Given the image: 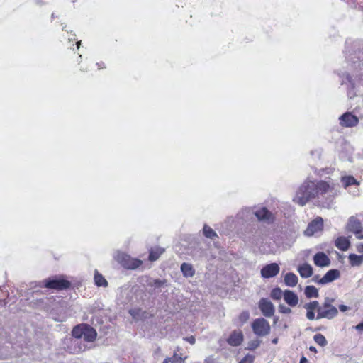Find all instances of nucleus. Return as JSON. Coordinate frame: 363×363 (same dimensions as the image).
I'll use <instances>...</instances> for the list:
<instances>
[{
  "mask_svg": "<svg viewBox=\"0 0 363 363\" xmlns=\"http://www.w3.org/2000/svg\"><path fill=\"white\" fill-rule=\"evenodd\" d=\"M348 230L354 233L357 238H363L362 226L361 223L354 217H351L347 223Z\"/></svg>",
  "mask_w": 363,
  "mask_h": 363,
  "instance_id": "1a4fd4ad",
  "label": "nucleus"
},
{
  "mask_svg": "<svg viewBox=\"0 0 363 363\" xmlns=\"http://www.w3.org/2000/svg\"><path fill=\"white\" fill-rule=\"evenodd\" d=\"M308 362V359H306V357H305L304 356H303L301 359H300V363H307Z\"/></svg>",
  "mask_w": 363,
  "mask_h": 363,
  "instance_id": "a19ab883",
  "label": "nucleus"
},
{
  "mask_svg": "<svg viewBox=\"0 0 363 363\" xmlns=\"http://www.w3.org/2000/svg\"><path fill=\"white\" fill-rule=\"evenodd\" d=\"M272 342L273 344H277L278 342V338H274L272 340Z\"/></svg>",
  "mask_w": 363,
  "mask_h": 363,
  "instance_id": "79ce46f5",
  "label": "nucleus"
},
{
  "mask_svg": "<svg viewBox=\"0 0 363 363\" xmlns=\"http://www.w3.org/2000/svg\"><path fill=\"white\" fill-rule=\"evenodd\" d=\"M309 350L313 353H317L318 351H317V349L314 347V346H310L309 347Z\"/></svg>",
  "mask_w": 363,
  "mask_h": 363,
  "instance_id": "ea45409f",
  "label": "nucleus"
},
{
  "mask_svg": "<svg viewBox=\"0 0 363 363\" xmlns=\"http://www.w3.org/2000/svg\"><path fill=\"white\" fill-rule=\"evenodd\" d=\"M72 286L71 281L67 280L64 275L53 276L44 279L42 281V287L55 290L63 291L69 289Z\"/></svg>",
  "mask_w": 363,
  "mask_h": 363,
  "instance_id": "7ed1b4c3",
  "label": "nucleus"
},
{
  "mask_svg": "<svg viewBox=\"0 0 363 363\" xmlns=\"http://www.w3.org/2000/svg\"><path fill=\"white\" fill-rule=\"evenodd\" d=\"M354 328L359 332H363V322L355 325Z\"/></svg>",
  "mask_w": 363,
  "mask_h": 363,
  "instance_id": "c9c22d12",
  "label": "nucleus"
},
{
  "mask_svg": "<svg viewBox=\"0 0 363 363\" xmlns=\"http://www.w3.org/2000/svg\"><path fill=\"white\" fill-rule=\"evenodd\" d=\"M284 300L290 307H295L298 303L299 299L295 292L291 290H285L284 291Z\"/></svg>",
  "mask_w": 363,
  "mask_h": 363,
  "instance_id": "dca6fc26",
  "label": "nucleus"
},
{
  "mask_svg": "<svg viewBox=\"0 0 363 363\" xmlns=\"http://www.w3.org/2000/svg\"><path fill=\"white\" fill-rule=\"evenodd\" d=\"M270 297L273 300H280L282 297L284 298V291L279 287H275L271 291Z\"/></svg>",
  "mask_w": 363,
  "mask_h": 363,
  "instance_id": "bb28decb",
  "label": "nucleus"
},
{
  "mask_svg": "<svg viewBox=\"0 0 363 363\" xmlns=\"http://www.w3.org/2000/svg\"><path fill=\"white\" fill-rule=\"evenodd\" d=\"M278 309L279 313L284 314H290L292 312L291 309L289 307L286 306L283 304H280L278 307Z\"/></svg>",
  "mask_w": 363,
  "mask_h": 363,
  "instance_id": "72a5a7b5",
  "label": "nucleus"
},
{
  "mask_svg": "<svg viewBox=\"0 0 363 363\" xmlns=\"http://www.w3.org/2000/svg\"><path fill=\"white\" fill-rule=\"evenodd\" d=\"M116 259L124 268L135 269L142 264V261L138 259L132 258L130 255L123 252H120L116 255Z\"/></svg>",
  "mask_w": 363,
  "mask_h": 363,
  "instance_id": "423d86ee",
  "label": "nucleus"
},
{
  "mask_svg": "<svg viewBox=\"0 0 363 363\" xmlns=\"http://www.w3.org/2000/svg\"><path fill=\"white\" fill-rule=\"evenodd\" d=\"M338 313V311L336 307L333 306L330 301L329 299L325 300V301L320 306L319 305L318 313L316 316V319H332L335 318Z\"/></svg>",
  "mask_w": 363,
  "mask_h": 363,
  "instance_id": "20e7f679",
  "label": "nucleus"
},
{
  "mask_svg": "<svg viewBox=\"0 0 363 363\" xmlns=\"http://www.w3.org/2000/svg\"><path fill=\"white\" fill-rule=\"evenodd\" d=\"M80 43H81V41H78V42L77 43V48H79V45H80Z\"/></svg>",
  "mask_w": 363,
  "mask_h": 363,
  "instance_id": "c03bdc74",
  "label": "nucleus"
},
{
  "mask_svg": "<svg viewBox=\"0 0 363 363\" xmlns=\"http://www.w3.org/2000/svg\"><path fill=\"white\" fill-rule=\"evenodd\" d=\"M203 235L211 239H213L217 237L216 233L209 226L205 225L203 228Z\"/></svg>",
  "mask_w": 363,
  "mask_h": 363,
  "instance_id": "c756f323",
  "label": "nucleus"
},
{
  "mask_svg": "<svg viewBox=\"0 0 363 363\" xmlns=\"http://www.w3.org/2000/svg\"><path fill=\"white\" fill-rule=\"evenodd\" d=\"M316 196L318 194H324L327 193L330 189L329 184L323 181H320L317 183L315 182Z\"/></svg>",
  "mask_w": 363,
  "mask_h": 363,
  "instance_id": "aec40b11",
  "label": "nucleus"
},
{
  "mask_svg": "<svg viewBox=\"0 0 363 363\" xmlns=\"http://www.w3.org/2000/svg\"><path fill=\"white\" fill-rule=\"evenodd\" d=\"M94 282L98 286L106 287L108 286V281L104 277V276L96 270L94 274Z\"/></svg>",
  "mask_w": 363,
  "mask_h": 363,
  "instance_id": "b1692460",
  "label": "nucleus"
},
{
  "mask_svg": "<svg viewBox=\"0 0 363 363\" xmlns=\"http://www.w3.org/2000/svg\"><path fill=\"white\" fill-rule=\"evenodd\" d=\"M340 277V273L339 270L330 269L319 281H318V283L320 284H325L333 281L334 280L338 279Z\"/></svg>",
  "mask_w": 363,
  "mask_h": 363,
  "instance_id": "4468645a",
  "label": "nucleus"
},
{
  "mask_svg": "<svg viewBox=\"0 0 363 363\" xmlns=\"http://www.w3.org/2000/svg\"><path fill=\"white\" fill-rule=\"evenodd\" d=\"M279 269L277 263L267 264L261 269V275L264 278H272L279 274Z\"/></svg>",
  "mask_w": 363,
  "mask_h": 363,
  "instance_id": "9b49d317",
  "label": "nucleus"
},
{
  "mask_svg": "<svg viewBox=\"0 0 363 363\" xmlns=\"http://www.w3.org/2000/svg\"><path fill=\"white\" fill-rule=\"evenodd\" d=\"M255 215L259 220L267 223H271L274 220L273 215L266 208L258 209L255 211Z\"/></svg>",
  "mask_w": 363,
  "mask_h": 363,
  "instance_id": "2eb2a0df",
  "label": "nucleus"
},
{
  "mask_svg": "<svg viewBox=\"0 0 363 363\" xmlns=\"http://www.w3.org/2000/svg\"><path fill=\"white\" fill-rule=\"evenodd\" d=\"M314 341L320 346L325 347L328 344V341L325 336L320 333L315 334L313 337Z\"/></svg>",
  "mask_w": 363,
  "mask_h": 363,
  "instance_id": "7c9ffc66",
  "label": "nucleus"
},
{
  "mask_svg": "<svg viewBox=\"0 0 363 363\" xmlns=\"http://www.w3.org/2000/svg\"><path fill=\"white\" fill-rule=\"evenodd\" d=\"M250 318V313L247 311H244L238 317V325L240 326L244 325Z\"/></svg>",
  "mask_w": 363,
  "mask_h": 363,
  "instance_id": "c85d7f7f",
  "label": "nucleus"
},
{
  "mask_svg": "<svg viewBox=\"0 0 363 363\" xmlns=\"http://www.w3.org/2000/svg\"><path fill=\"white\" fill-rule=\"evenodd\" d=\"M339 308H340V310L341 311H343V312H344V311H347V307L346 306H345V305H340V306H339Z\"/></svg>",
  "mask_w": 363,
  "mask_h": 363,
  "instance_id": "58836bf2",
  "label": "nucleus"
},
{
  "mask_svg": "<svg viewBox=\"0 0 363 363\" xmlns=\"http://www.w3.org/2000/svg\"><path fill=\"white\" fill-rule=\"evenodd\" d=\"M313 260L315 264L320 267H327L330 264V260L328 257L321 252H319L314 255Z\"/></svg>",
  "mask_w": 363,
  "mask_h": 363,
  "instance_id": "f3484780",
  "label": "nucleus"
},
{
  "mask_svg": "<svg viewBox=\"0 0 363 363\" xmlns=\"http://www.w3.org/2000/svg\"><path fill=\"white\" fill-rule=\"evenodd\" d=\"M303 308L306 310V318L310 320L316 319L315 311L318 313L319 303L317 301H312L306 303Z\"/></svg>",
  "mask_w": 363,
  "mask_h": 363,
  "instance_id": "ddd939ff",
  "label": "nucleus"
},
{
  "mask_svg": "<svg viewBox=\"0 0 363 363\" xmlns=\"http://www.w3.org/2000/svg\"><path fill=\"white\" fill-rule=\"evenodd\" d=\"M252 329L255 335L263 337L269 334L271 327L266 319L264 318H258L252 321Z\"/></svg>",
  "mask_w": 363,
  "mask_h": 363,
  "instance_id": "39448f33",
  "label": "nucleus"
},
{
  "mask_svg": "<svg viewBox=\"0 0 363 363\" xmlns=\"http://www.w3.org/2000/svg\"><path fill=\"white\" fill-rule=\"evenodd\" d=\"M129 313L135 319H138L144 317L143 314H142V310L140 308L130 309L129 311ZM145 318H146V316H145Z\"/></svg>",
  "mask_w": 363,
  "mask_h": 363,
  "instance_id": "2f4dec72",
  "label": "nucleus"
},
{
  "mask_svg": "<svg viewBox=\"0 0 363 363\" xmlns=\"http://www.w3.org/2000/svg\"><path fill=\"white\" fill-rule=\"evenodd\" d=\"M350 240L348 238L346 237L341 236L337 238L335 240V246L339 250H347L350 247Z\"/></svg>",
  "mask_w": 363,
  "mask_h": 363,
  "instance_id": "4be33fe9",
  "label": "nucleus"
},
{
  "mask_svg": "<svg viewBox=\"0 0 363 363\" xmlns=\"http://www.w3.org/2000/svg\"><path fill=\"white\" fill-rule=\"evenodd\" d=\"M284 284L287 286L294 287L298 284V277L293 272H288L284 276Z\"/></svg>",
  "mask_w": 363,
  "mask_h": 363,
  "instance_id": "6ab92c4d",
  "label": "nucleus"
},
{
  "mask_svg": "<svg viewBox=\"0 0 363 363\" xmlns=\"http://www.w3.org/2000/svg\"><path fill=\"white\" fill-rule=\"evenodd\" d=\"M341 181L345 188H347L352 184H359V183L352 176L343 177Z\"/></svg>",
  "mask_w": 363,
  "mask_h": 363,
  "instance_id": "cd10ccee",
  "label": "nucleus"
},
{
  "mask_svg": "<svg viewBox=\"0 0 363 363\" xmlns=\"http://www.w3.org/2000/svg\"><path fill=\"white\" fill-rule=\"evenodd\" d=\"M304 293L307 298H317L319 295L318 289L312 285L306 286Z\"/></svg>",
  "mask_w": 363,
  "mask_h": 363,
  "instance_id": "393cba45",
  "label": "nucleus"
},
{
  "mask_svg": "<svg viewBox=\"0 0 363 363\" xmlns=\"http://www.w3.org/2000/svg\"><path fill=\"white\" fill-rule=\"evenodd\" d=\"M297 270L302 278H309L313 273V267L307 263L299 265Z\"/></svg>",
  "mask_w": 363,
  "mask_h": 363,
  "instance_id": "a211bd4d",
  "label": "nucleus"
},
{
  "mask_svg": "<svg viewBox=\"0 0 363 363\" xmlns=\"http://www.w3.org/2000/svg\"><path fill=\"white\" fill-rule=\"evenodd\" d=\"M323 230V219L321 217H317L310 222L304 230V235L307 237L318 236Z\"/></svg>",
  "mask_w": 363,
  "mask_h": 363,
  "instance_id": "0eeeda50",
  "label": "nucleus"
},
{
  "mask_svg": "<svg viewBox=\"0 0 363 363\" xmlns=\"http://www.w3.org/2000/svg\"><path fill=\"white\" fill-rule=\"evenodd\" d=\"M259 345V341H255V342H252L250 345V349L253 350V349L257 348Z\"/></svg>",
  "mask_w": 363,
  "mask_h": 363,
  "instance_id": "e433bc0d",
  "label": "nucleus"
},
{
  "mask_svg": "<svg viewBox=\"0 0 363 363\" xmlns=\"http://www.w3.org/2000/svg\"><path fill=\"white\" fill-rule=\"evenodd\" d=\"M0 292H2V289L1 287H0ZM7 296H8V294L6 293H5V294H4L3 296H0V301L4 300L5 298L7 297Z\"/></svg>",
  "mask_w": 363,
  "mask_h": 363,
  "instance_id": "4c0bfd02",
  "label": "nucleus"
},
{
  "mask_svg": "<svg viewBox=\"0 0 363 363\" xmlns=\"http://www.w3.org/2000/svg\"><path fill=\"white\" fill-rule=\"evenodd\" d=\"M163 363H184V359L182 354L179 355L174 352L172 357L165 359Z\"/></svg>",
  "mask_w": 363,
  "mask_h": 363,
  "instance_id": "a878e982",
  "label": "nucleus"
},
{
  "mask_svg": "<svg viewBox=\"0 0 363 363\" xmlns=\"http://www.w3.org/2000/svg\"><path fill=\"white\" fill-rule=\"evenodd\" d=\"M316 197L315 182L307 181L302 184L296 192L294 201L298 205L303 206L310 200Z\"/></svg>",
  "mask_w": 363,
  "mask_h": 363,
  "instance_id": "f257e3e1",
  "label": "nucleus"
},
{
  "mask_svg": "<svg viewBox=\"0 0 363 363\" xmlns=\"http://www.w3.org/2000/svg\"><path fill=\"white\" fill-rule=\"evenodd\" d=\"M350 264L352 267L359 266L363 262V255L350 254L348 257Z\"/></svg>",
  "mask_w": 363,
  "mask_h": 363,
  "instance_id": "5701e85b",
  "label": "nucleus"
},
{
  "mask_svg": "<svg viewBox=\"0 0 363 363\" xmlns=\"http://www.w3.org/2000/svg\"><path fill=\"white\" fill-rule=\"evenodd\" d=\"M258 307L261 311L262 315L267 318H270L274 315L275 308L273 303L265 298H262L258 303Z\"/></svg>",
  "mask_w": 363,
  "mask_h": 363,
  "instance_id": "6e6552de",
  "label": "nucleus"
},
{
  "mask_svg": "<svg viewBox=\"0 0 363 363\" xmlns=\"http://www.w3.org/2000/svg\"><path fill=\"white\" fill-rule=\"evenodd\" d=\"M340 124L344 127H354L359 123L358 118L350 112H347L340 117Z\"/></svg>",
  "mask_w": 363,
  "mask_h": 363,
  "instance_id": "9d476101",
  "label": "nucleus"
},
{
  "mask_svg": "<svg viewBox=\"0 0 363 363\" xmlns=\"http://www.w3.org/2000/svg\"><path fill=\"white\" fill-rule=\"evenodd\" d=\"M244 340L243 333L240 330H233L228 338L227 339V342L230 346L237 347L242 344Z\"/></svg>",
  "mask_w": 363,
  "mask_h": 363,
  "instance_id": "f8f14e48",
  "label": "nucleus"
},
{
  "mask_svg": "<svg viewBox=\"0 0 363 363\" xmlns=\"http://www.w3.org/2000/svg\"><path fill=\"white\" fill-rule=\"evenodd\" d=\"M153 252H154V251H151V254H150V257L151 259H152V257H153Z\"/></svg>",
  "mask_w": 363,
  "mask_h": 363,
  "instance_id": "37998d69",
  "label": "nucleus"
},
{
  "mask_svg": "<svg viewBox=\"0 0 363 363\" xmlns=\"http://www.w3.org/2000/svg\"><path fill=\"white\" fill-rule=\"evenodd\" d=\"M72 335L77 339L83 338L86 342H93L96 339L97 332L91 325L86 323H80L73 328Z\"/></svg>",
  "mask_w": 363,
  "mask_h": 363,
  "instance_id": "f03ea898",
  "label": "nucleus"
},
{
  "mask_svg": "<svg viewBox=\"0 0 363 363\" xmlns=\"http://www.w3.org/2000/svg\"><path fill=\"white\" fill-rule=\"evenodd\" d=\"M181 271L185 277H192L195 274V270L191 264L183 263L181 265Z\"/></svg>",
  "mask_w": 363,
  "mask_h": 363,
  "instance_id": "412c9836",
  "label": "nucleus"
},
{
  "mask_svg": "<svg viewBox=\"0 0 363 363\" xmlns=\"http://www.w3.org/2000/svg\"><path fill=\"white\" fill-rule=\"evenodd\" d=\"M255 360V356L252 354H246L239 363H253Z\"/></svg>",
  "mask_w": 363,
  "mask_h": 363,
  "instance_id": "473e14b6",
  "label": "nucleus"
},
{
  "mask_svg": "<svg viewBox=\"0 0 363 363\" xmlns=\"http://www.w3.org/2000/svg\"><path fill=\"white\" fill-rule=\"evenodd\" d=\"M184 340H185L186 342H189L190 344H191V345H194V344L195 343V342H196V339H195V337H194V336H192V335H191V336H190V337H185V338H184Z\"/></svg>",
  "mask_w": 363,
  "mask_h": 363,
  "instance_id": "f704fd0d",
  "label": "nucleus"
}]
</instances>
